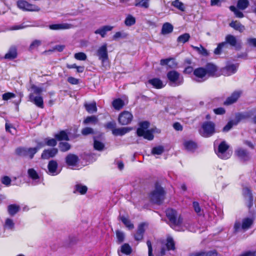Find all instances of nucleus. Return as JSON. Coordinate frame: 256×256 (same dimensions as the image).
<instances>
[{"label":"nucleus","instance_id":"nucleus-1","mask_svg":"<svg viewBox=\"0 0 256 256\" xmlns=\"http://www.w3.org/2000/svg\"><path fill=\"white\" fill-rule=\"evenodd\" d=\"M166 215L170 221V227L175 230L184 232L185 230L192 231L189 220H183L177 212L172 208L168 209Z\"/></svg>","mask_w":256,"mask_h":256},{"label":"nucleus","instance_id":"nucleus-2","mask_svg":"<svg viewBox=\"0 0 256 256\" xmlns=\"http://www.w3.org/2000/svg\"><path fill=\"white\" fill-rule=\"evenodd\" d=\"M254 222L252 218H243L242 221L237 220L234 226V232L237 233L240 232H244L250 228Z\"/></svg>","mask_w":256,"mask_h":256},{"label":"nucleus","instance_id":"nucleus-3","mask_svg":"<svg viewBox=\"0 0 256 256\" xmlns=\"http://www.w3.org/2000/svg\"><path fill=\"white\" fill-rule=\"evenodd\" d=\"M150 124L148 122H144L140 123L136 133L138 136H143L144 138L149 140L154 138L152 130H148Z\"/></svg>","mask_w":256,"mask_h":256},{"label":"nucleus","instance_id":"nucleus-4","mask_svg":"<svg viewBox=\"0 0 256 256\" xmlns=\"http://www.w3.org/2000/svg\"><path fill=\"white\" fill-rule=\"evenodd\" d=\"M237 40L236 38L232 34H228L225 38V42L220 43L217 48L214 50V53L216 54H220L221 50L224 48H227L228 44L232 46H236Z\"/></svg>","mask_w":256,"mask_h":256},{"label":"nucleus","instance_id":"nucleus-5","mask_svg":"<svg viewBox=\"0 0 256 256\" xmlns=\"http://www.w3.org/2000/svg\"><path fill=\"white\" fill-rule=\"evenodd\" d=\"M167 78L170 86L176 87L182 85L184 82L183 77L175 70H171L168 72Z\"/></svg>","mask_w":256,"mask_h":256},{"label":"nucleus","instance_id":"nucleus-6","mask_svg":"<svg viewBox=\"0 0 256 256\" xmlns=\"http://www.w3.org/2000/svg\"><path fill=\"white\" fill-rule=\"evenodd\" d=\"M150 198L152 202L160 204L164 198V192L162 187L156 185L155 189L150 194Z\"/></svg>","mask_w":256,"mask_h":256},{"label":"nucleus","instance_id":"nucleus-7","mask_svg":"<svg viewBox=\"0 0 256 256\" xmlns=\"http://www.w3.org/2000/svg\"><path fill=\"white\" fill-rule=\"evenodd\" d=\"M215 132V124L212 122L203 123L200 131V134L206 138L212 136Z\"/></svg>","mask_w":256,"mask_h":256},{"label":"nucleus","instance_id":"nucleus-8","mask_svg":"<svg viewBox=\"0 0 256 256\" xmlns=\"http://www.w3.org/2000/svg\"><path fill=\"white\" fill-rule=\"evenodd\" d=\"M18 7L24 11L38 12L40 8L34 4H30L24 0H19L16 2Z\"/></svg>","mask_w":256,"mask_h":256},{"label":"nucleus","instance_id":"nucleus-9","mask_svg":"<svg viewBox=\"0 0 256 256\" xmlns=\"http://www.w3.org/2000/svg\"><path fill=\"white\" fill-rule=\"evenodd\" d=\"M228 146L225 142H222L218 146V150L216 152L218 156L222 159H228L230 158L231 153L228 151Z\"/></svg>","mask_w":256,"mask_h":256},{"label":"nucleus","instance_id":"nucleus-10","mask_svg":"<svg viewBox=\"0 0 256 256\" xmlns=\"http://www.w3.org/2000/svg\"><path fill=\"white\" fill-rule=\"evenodd\" d=\"M133 118L132 114L128 111H124L120 114L118 116V122L122 125L130 124Z\"/></svg>","mask_w":256,"mask_h":256},{"label":"nucleus","instance_id":"nucleus-11","mask_svg":"<svg viewBox=\"0 0 256 256\" xmlns=\"http://www.w3.org/2000/svg\"><path fill=\"white\" fill-rule=\"evenodd\" d=\"M194 74L196 78V80L198 82H204L208 78L206 70L204 68H199L194 70Z\"/></svg>","mask_w":256,"mask_h":256},{"label":"nucleus","instance_id":"nucleus-12","mask_svg":"<svg viewBox=\"0 0 256 256\" xmlns=\"http://www.w3.org/2000/svg\"><path fill=\"white\" fill-rule=\"evenodd\" d=\"M175 248L174 243L172 238L168 237L166 239V242L164 247L161 248L160 253L158 256H164L166 255L168 250H174Z\"/></svg>","mask_w":256,"mask_h":256},{"label":"nucleus","instance_id":"nucleus-13","mask_svg":"<svg viewBox=\"0 0 256 256\" xmlns=\"http://www.w3.org/2000/svg\"><path fill=\"white\" fill-rule=\"evenodd\" d=\"M48 173L50 176H56L60 172V170L58 168L57 162L54 160H51L49 162L48 165Z\"/></svg>","mask_w":256,"mask_h":256},{"label":"nucleus","instance_id":"nucleus-14","mask_svg":"<svg viewBox=\"0 0 256 256\" xmlns=\"http://www.w3.org/2000/svg\"><path fill=\"white\" fill-rule=\"evenodd\" d=\"M238 67V64H228L224 68H222V72L224 76H230L236 72Z\"/></svg>","mask_w":256,"mask_h":256},{"label":"nucleus","instance_id":"nucleus-15","mask_svg":"<svg viewBox=\"0 0 256 256\" xmlns=\"http://www.w3.org/2000/svg\"><path fill=\"white\" fill-rule=\"evenodd\" d=\"M97 56L102 64H104L108 60V54L106 44H103L98 48Z\"/></svg>","mask_w":256,"mask_h":256},{"label":"nucleus","instance_id":"nucleus-16","mask_svg":"<svg viewBox=\"0 0 256 256\" xmlns=\"http://www.w3.org/2000/svg\"><path fill=\"white\" fill-rule=\"evenodd\" d=\"M48 27L51 30H60L70 29L73 28V26L68 23H60L50 24Z\"/></svg>","mask_w":256,"mask_h":256},{"label":"nucleus","instance_id":"nucleus-17","mask_svg":"<svg viewBox=\"0 0 256 256\" xmlns=\"http://www.w3.org/2000/svg\"><path fill=\"white\" fill-rule=\"evenodd\" d=\"M29 100L38 107L40 108H44L43 98L40 95L35 96L34 94H30L29 95Z\"/></svg>","mask_w":256,"mask_h":256},{"label":"nucleus","instance_id":"nucleus-18","mask_svg":"<svg viewBox=\"0 0 256 256\" xmlns=\"http://www.w3.org/2000/svg\"><path fill=\"white\" fill-rule=\"evenodd\" d=\"M132 248L128 244H122L118 250L119 256H129L132 253Z\"/></svg>","mask_w":256,"mask_h":256},{"label":"nucleus","instance_id":"nucleus-19","mask_svg":"<svg viewBox=\"0 0 256 256\" xmlns=\"http://www.w3.org/2000/svg\"><path fill=\"white\" fill-rule=\"evenodd\" d=\"M242 92L240 90L234 92L224 102V105H230L235 102L240 96Z\"/></svg>","mask_w":256,"mask_h":256},{"label":"nucleus","instance_id":"nucleus-20","mask_svg":"<svg viewBox=\"0 0 256 256\" xmlns=\"http://www.w3.org/2000/svg\"><path fill=\"white\" fill-rule=\"evenodd\" d=\"M58 153V150L56 148L45 150L42 154V158L43 159H49L54 157Z\"/></svg>","mask_w":256,"mask_h":256},{"label":"nucleus","instance_id":"nucleus-21","mask_svg":"<svg viewBox=\"0 0 256 256\" xmlns=\"http://www.w3.org/2000/svg\"><path fill=\"white\" fill-rule=\"evenodd\" d=\"M204 68L206 70L208 77L216 76V72H217L218 68L216 65L211 63H208L206 66V68Z\"/></svg>","mask_w":256,"mask_h":256},{"label":"nucleus","instance_id":"nucleus-22","mask_svg":"<svg viewBox=\"0 0 256 256\" xmlns=\"http://www.w3.org/2000/svg\"><path fill=\"white\" fill-rule=\"evenodd\" d=\"M28 174L30 178L32 180L34 185H36L39 182V176L36 170L34 168H30L28 170Z\"/></svg>","mask_w":256,"mask_h":256},{"label":"nucleus","instance_id":"nucleus-23","mask_svg":"<svg viewBox=\"0 0 256 256\" xmlns=\"http://www.w3.org/2000/svg\"><path fill=\"white\" fill-rule=\"evenodd\" d=\"M144 224H139L138 230L134 236V239L136 240H140L143 238V235L144 232Z\"/></svg>","mask_w":256,"mask_h":256},{"label":"nucleus","instance_id":"nucleus-24","mask_svg":"<svg viewBox=\"0 0 256 256\" xmlns=\"http://www.w3.org/2000/svg\"><path fill=\"white\" fill-rule=\"evenodd\" d=\"M78 160V156L74 154H69L66 158V162L69 166H74Z\"/></svg>","mask_w":256,"mask_h":256},{"label":"nucleus","instance_id":"nucleus-25","mask_svg":"<svg viewBox=\"0 0 256 256\" xmlns=\"http://www.w3.org/2000/svg\"><path fill=\"white\" fill-rule=\"evenodd\" d=\"M148 84H151L156 88H162L165 86L162 82L158 78H154L150 79L148 82Z\"/></svg>","mask_w":256,"mask_h":256},{"label":"nucleus","instance_id":"nucleus-26","mask_svg":"<svg viewBox=\"0 0 256 256\" xmlns=\"http://www.w3.org/2000/svg\"><path fill=\"white\" fill-rule=\"evenodd\" d=\"M160 64L162 66H168L169 68H174L177 66L175 60L172 58L162 59L160 61Z\"/></svg>","mask_w":256,"mask_h":256},{"label":"nucleus","instance_id":"nucleus-27","mask_svg":"<svg viewBox=\"0 0 256 256\" xmlns=\"http://www.w3.org/2000/svg\"><path fill=\"white\" fill-rule=\"evenodd\" d=\"M20 208L18 204H11L8 206L7 210L10 216H14L20 210Z\"/></svg>","mask_w":256,"mask_h":256},{"label":"nucleus","instance_id":"nucleus-28","mask_svg":"<svg viewBox=\"0 0 256 256\" xmlns=\"http://www.w3.org/2000/svg\"><path fill=\"white\" fill-rule=\"evenodd\" d=\"M113 27L110 26H105L98 30H96L94 33L96 34H100L102 37L104 38L108 31H110L112 29Z\"/></svg>","mask_w":256,"mask_h":256},{"label":"nucleus","instance_id":"nucleus-29","mask_svg":"<svg viewBox=\"0 0 256 256\" xmlns=\"http://www.w3.org/2000/svg\"><path fill=\"white\" fill-rule=\"evenodd\" d=\"M183 144L185 149L188 151H194L197 147L196 144L190 140H185Z\"/></svg>","mask_w":256,"mask_h":256},{"label":"nucleus","instance_id":"nucleus-30","mask_svg":"<svg viewBox=\"0 0 256 256\" xmlns=\"http://www.w3.org/2000/svg\"><path fill=\"white\" fill-rule=\"evenodd\" d=\"M15 226V222L14 220L10 218H7L5 220L4 223V228L6 230H14Z\"/></svg>","mask_w":256,"mask_h":256},{"label":"nucleus","instance_id":"nucleus-31","mask_svg":"<svg viewBox=\"0 0 256 256\" xmlns=\"http://www.w3.org/2000/svg\"><path fill=\"white\" fill-rule=\"evenodd\" d=\"M84 107L86 111L90 114H93L97 111L96 102H93L90 103H86Z\"/></svg>","mask_w":256,"mask_h":256},{"label":"nucleus","instance_id":"nucleus-32","mask_svg":"<svg viewBox=\"0 0 256 256\" xmlns=\"http://www.w3.org/2000/svg\"><path fill=\"white\" fill-rule=\"evenodd\" d=\"M173 29L174 27L172 24L166 22L162 25L161 32L162 34H168L172 32Z\"/></svg>","mask_w":256,"mask_h":256},{"label":"nucleus","instance_id":"nucleus-33","mask_svg":"<svg viewBox=\"0 0 256 256\" xmlns=\"http://www.w3.org/2000/svg\"><path fill=\"white\" fill-rule=\"evenodd\" d=\"M230 26L240 32H242L245 30L244 26L238 21H232L230 24Z\"/></svg>","mask_w":256,"mask_h":256},{"label":"nucleus","instance_id":"nucleus-34","mask_svg":"<svg viewBox=\"0 0 256 256\" xmlns=\"http://www.w3.org/2000/svg\"><path fill=\"white\" fill-rule=\"evenodd\" d=\"M17 52L16 47H11L8 52L6 54L4 58L6 59L12 60L16 57Z\"/></svg>","mask_w":256,"mask_h":256},{"label":"nucleus","instance_id":"nucleus-35","mask_svg":"<svg viewBox=\"0 0 256 256\" xmlns=\"http://www.w3.org/2000/svg\"><path fill=\"white\" fill-rule=\"evenodd\" d=\"M88 188L86 186L82 185L80 184H76L74 186V192H78L81 194H84L87 192Z\"/></svg>","mask_w":256,"mask_h":256},{"label":"nucleus","instance_id":"nucleus-36","mask_svg":"<svg viewBox=\"0 0 256 256\" xmlns=\"http://www.w3.org/2000/svg\"><path fill=\"white\" fill-rule=\"evenodd\" d=\"M54 137L58 140H68V134L64 130H62L54 134Z\"/></svg>","mask_w":256,"mask_h":256},{"label":"nucleus","instance_id":"nucleus-37","mask_svg":"<svg viewBox=\"0 0 256 256\" xmlns=\"http://www.w3.org/2000/svg\"><path fill=\"white\" fill-rule=\"evenodd\" d=\"M237 156L240 158L246 160L248 158V153L242 148H238L236 152Z\"/></svg>","mask_w":256,"mask_h":256},{"label":"nucleus","instance_id":"nucleus-38","mask_svg":"<svg viewBox=\"0 0 256 256\" xmlns=\"http://www.w3.org/2000/svg\"><path fill=\"white\" fill-rule=\"evenodd\" d=\"M130 130L127 128H118L113 130L112 134L114 136H123L128 132Z\"/></svg>","mask_w":256,"mask_h":256},{"label":"nucleus","instance_id":"nucleus-39","mask_svg":"<svg viewBox=\"0 0 256 256\" xmlns=\"http://www.w3.org/2000/svg\"><path fill=\"white\" fill-rule=\"evenodd\" d=\"M136 6L148 8L149 6V0H136Z\"/></svg>","mask_w":256,"mask_h":256},{"label":"nucleus","instance_id":"nucleus-40","mask_svg":"<svg viewBox=\"0 0 256 256\" xmlns=\"http://www.w3.org/2000/svg\"><path fill=\"white\" fill-rule=\"evenodd\" d=\"M190 38V35L188 33H185L180 36L177 39V41L178 42L184 44Z\"/></svg>","mask_w":256,"mask_h":256},{"label":"nucleus","instance_id":"nucleus-41","mask_svg":"<svg viewBox=\"0 0 256 256\" xmlns=\"http://www.w3.org/2000/svg\"><path fill=\"white\" fill-rule=\"evenodd\" d=\"M120 220L124 223V224L126 226L129 230L134 228V224L131 222L130 220L124 216H120Z\"/></svg>","mask_w":256,"mask_h":256},{"label":"nucleus","instance_id":"nucleus-42","mask_svg":"<svg viewBox=\"0 0 256 256\" xmlns=\"http://www.w3.org/2000/svg\"><path fill=\"white\" fill-rule=\"evenodd\" d=\"M124 102L120 98L114 100L112 102V106L116 110H119L122 108Z\"/></svg>","mask_w":256,"mask_h":256},{"label":"nucleus","instance_id":"nucleus-43","mask_svg":"<svg viewBox=\"0 0 256 256\" xmlns=\"http://www.w3.org/2000/svg\"><path fill=\"white\" fill-rule=\"evenodd\" d=\"M248 0H238L237 4L238 8L240 10H245L248 6Z\"/></svg>","mask_w":256,"mask_h":256},{"label":"nucleus","instance_id":"nucleus-44","mask_svg":"<svg viewBox=\"0 0 256 256\" xmlns=\"http://www.w3.org/2000/svg\"><path fill=\"white\" fill-rule=\"evenodd\" d=\"M192 47L196 50L200 54L206 56L208 55L207 50L204 48L202 45L200 47L192 46Z\"/></svg>","mask_w":256,"mask_h":256},{"label":"nucleus","instance_id":"nucleus-45","mask_svg":"<svg viewBox=\"0 0 256 256\" xmlns=\"http://www.w3.org/2000/svg\"><path fill=\"white\" fill-rule=\"evenodd\" d=\"M172 5L182 12H184L185 10V7L184 4L180 2L179 0H175L174 1L172 2Z\"/></svg>","mask_w":256,"mask_h":256},{"label":"nucleus","instance_id":"nucleus-46","mask_svg":"<svg viewBox=\"0 0 256 256\" xmlns=\"http://www.w3.org/2000/svg\"><path fill=\"white\" fill-rule=\"evenodd\" d=\"M94 147L96 150L102 151L104 148V144L98 140H94Z\"/></svg>","mask_w":256,"mask_h":256},{"label":"nucleus","instance_id":"nucleus-47","mask_svg":"<svg viewBox=\"0 0 256 256\" xmlns=\"http://www.w3.org/2000/svg\"><path fill=\"white\" fill-rule=\"evenodd\" d=\"M124 23L127 26H131L136 23V19L133 16L129 14L126 18Z\"/></svg>","mask_w":256,"mask_h":256},{"label":"nucleus","instance_id":"nucleus-48","mask_svg":"<svg viewBox=\"0 0 256 256\" xmlns=\"http://www.w3.org/2000/svg\"><path fill=\"white\" fill-rule=\"evenodd\" d=\"M59 148L60 151L66 152L70 148V144L67 142H60L59 144Z\"/></svg>","mask_w":256,"mask_h":256},{"label":"nucleus","instance_id":"nucleus-49","mask_svg":"<svg viewBox=\"0 0 256 256\" xmlns=\"http://www.w3.org/2000/svg\"><path fill=\"white\" fill-rule=\"evenodd\" d=\"M164 148L162 146H158L152 148V154L153 155H160L164 152Z\"/></svg>","mask_w":256,"mask_h":256},{"label":"nucleus","instance_id":"nucleus-50","mask_svg":"<svg viewBox=\"0 0 256 256\" xmlns=\"http://www.w3.org/2000/svg\"><path fill=\"white\" fill-rule=\"evenodd\" d=\"M38 152V148H27V152L26 153V156L32 158L34 157V154Z\"/></svg>","mask_w":256,"mask_h":256},{"label":"nucleus","instance_id":"nucleus-51","mask_svg":"<svg viewBox=\"0 0 256 256\" xmlns=\"http://www.w3.org/2000/svg\"><path fill=\"white\" fill-rule=\"evenodd\" d=\"M98 122V118L94 116H88L84 121V124H88L89 123L96 124Z\"/></svg>","mask_w":256,"mask_h":256},{"label":"nucleus","instance_id":"nucleus-52","mask_svg":"<svg viewBox=\"0 0 256 256\" xmlns=\"http://www.w3.org/2000/svg\"><path fill=\"white\" fill-rule=\"evenodd\" d=\"M230 9L233 12L236 17L242 18L244 17V14L242 12L238 10L234 6H230Z\"/></svg>","mask_w":256,"mask_h":256},{"label":"nucleus","instance_id":"nucleus-53","mask_svg":"<svg viewBox=\"0 0 256 256\" xmlns=\"http://www.w3.org/2000/svg\"><path fill=\"white\" fill-rule=\"evenodd\" d=\"M116 236L118 243H122L124 240V234L120 230H116Z\"/></svg>","mask_w":256,"mask_h":256},{"label":"nucleus","instance_id":"nucleus-54","mask_svg":"<svg viewBox=\"0 0 256 256\" xmlns=\"http://www.w3.org/2000/svg\"><path fill=\"white\" fill-rule=\"evenodd\" d=\"M46 145L48 146H54L56 144V141L54 138H46L44 140Z\"/></svg>","mask_w":256,"mask_h":256},{"label":"nucleus","instance_id":"nucleus-55","mask_svg":"<svg viewBox=\"0 0 256 256\" xmlns=\"http://www.w3.org/2000/svg\"><path fill=\"white\" fill-rule=\"evenodd\" d=\"M74 57L76 59L80 60H85L87 58L86 55L82 52L76 53Z\"/></svg>","mask_w":256,"mask_h":256},{"label":"nucleus","instance_id":"nucleus-56","mask_svg":"<svg viewBox=\"0 0 256 256\" xmlns=\"http://www.w3.org/2000/svg\"><path fill=\"white\" fill-rule=\"evenodd\" d=\"M27 148H18L16 149V154L20 156H26Z\"/></svg>","mask_w":256,"mask_h":256},{"label":"nucleus","instance_id":"nucleus-57","mask_svg":"<svg viewBox=\"0 0 256 256\" xmlns=\"http://www.w3.org/2000/svg\"><path fill=\"white\" fill-rule=\"evenodd\" d=\"M41 41L40 40H34L30 46L29 49L32 50L38 48L41 44Z\"/></svg>","mask_w":256,"mask_h":256},{"label":"nucleus","instance_id":"nucleus-58","mask_svg":"<svg viewBox=\"0 0 256 256\" xmlns=\"http://www.w3.org/2000/svg\"><path fill=\"white\" fill-rule=\"evenodd\" d=\"M246 116L242 114L238 113L236 114L235 118L232 121H234V124L236 125L241 120L244 119Z\"/></svg>","mask_w":256,"mask_h":256},{"label":"nucleus","instance_id":"nucleus-59","mask_svg":"<svg viewBox=\"0 0 256 256\" xmlns=\"http://www.w3.org/2000/svg\"><path fill=\"white\" fill-rule=\"evenodd\" d=\"M234 125H235L234 124V121L230 120L228 122L226 125L224 127L222 131L224 132H227L229 131Z\"/></svg>","mask_w":256,"mask_h":256},{"label":"nucleus","instance_id":"nucleus-60","mask_svg":"<svg viewBox=\"0 0 256 256\" xmlns=\"http://www.w3.org/2000/svg\"><path fill=\"white\" fill-rule=\"evenodd\" d=\"M1 182L2 184L6 186H9L10 184L11 180L8 176H4L2 178Z\"/></svg>","mask_w":256,"mask_h":256},{"label":"nucleus","instance_id":"nucleus-61","mask_svg":"<svg viewBox=\"0 0 256 256\" xmlns=\"http://www.w3.org/2000/svg\"><path fill=\"white\" fill-rule=\"evenodd\" d=\"M15 95L13 93L6 92L2 95V99L4 100H8L12 98H14Z\"/></svg>","mask_w":256,"mask_h":256},{"label":"nucleus","instance_id":"nucleus-62","mask_svg":"<svg viewBox=\"0 0 256 256\" xmlns=\"http://www.w3.org/2000/svg\"><path fill=\"white\" fill-rule=\"evenodd\" d=\"M116 126V124L114 122H110L105 124V127L108 129L111 130L112 132L113 130L115 129Z\"/></svg>","mask_w":256,"mask_h":256},{"label":"nucleus","instance_id":"nucleus-63","mask_svg":"<svg viewBox=\"0 0 256 256\" xmlns=\"http://www.w3.org/2000/svg\"><path fill=\"white\" fill-rule=\"evenodd\" d=\"M6 130L7 132H10L12 134H14L16 132V129L10 124L6 123Z\"/></svg>","mask_w":256,"mask_h":256},{"label":"nucleus","instance_id":"nucleus-64","mask_svg":"<svg viewBox=\"0 0 256 256\" xmlns=\"http://www.w3.org/2000/svg\"><path fill=\"white\" fill-rule=\"evenodd\" d=\"M247 43L250 46L256 48V38H248Z\"/></svg>","mask_w":256,"mask_h":256}]
</instances>
